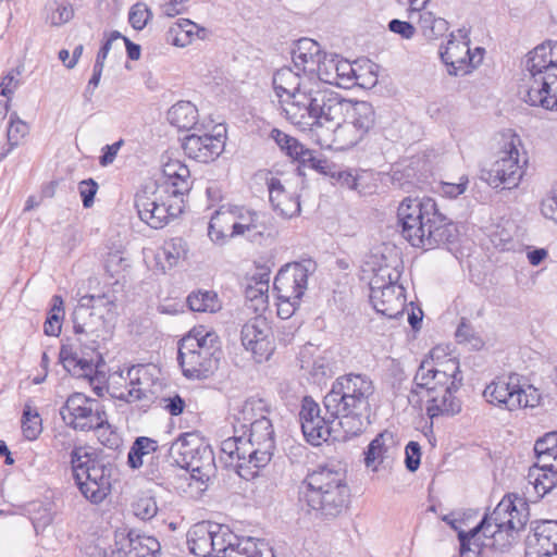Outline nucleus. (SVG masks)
<instances>
[{
	"mask_svg": "<svg viewBox=\"0 0 557 557\" xmlns=\"http://www.w3.org/2000/svg\"><path fill=\"white\" fill-rule=\"evenodd\" d=\"M520 509L510 495L503 497L494 510L485 513L481 522L469 532H459L461 557H479L484 548L503 550L510 546L511 540L528 522L527 504L516 498Z\"/></svg>",
	"mask_w": 557,
	"mask_h": 557,
	"instance_id": "f257e3e1",
	"label": "nucleus"
},
{
	"mask_svg": "<svg viewBox=\"0 0 557 557\" xmlns=\"http://www.w3.org/2000/svg\"><path fill=\"white\" fill-rule=\"evenodd\" d=\"M401 236L417 248L424 250L455 244L457 225L440 212L434 199H404L397 210Z\"/></svg>",
	"mask_w": 557,
	"mask_h": 557,
	"instance_id": "f03ea898",
	"label": "nucleus"
},
{
	"mask_svg": "<svg viewBox=\"0 0 557 557\" xmlns=\"http://www.w3.org/2000/svg\"><path fill=\"white\" fill-rule=\"evenodd\" d=\"M374 393L373 382L364 374L349 373L336 379L324 396V408L345 430L347 436L362 432L369 418V398Z\"/></svg>",
	"mask_w": 557,
	"mask_h": 557,
	"instance_id": "7ed1b4c3",
	"label": "nucleus"
},
{
	"mask_svg": "<svg viewBox=\"0 0 557 557\" xmlns=\"http://www.w3.org/2000/svg\"><path fill=\"white\" fill-rule=\"evenodd\" d=\"M319 97L317 102H321L322 108L317 116L319 122L314 126L336 124V138L344 145H357L373 129L376 114L370 102L345 99L332 89Z\"/></svg>",
	"mask_w": 557,
	"mask_h": 557,
	"instance_id": "20e7f679",
	"label": "nucleus"
},
{
	"mask_svg": "<svg viewBox=\"0 0 557 557\" xmlns=\"http://www.w3.org/2000/svg\"><path fill=\"white\" fill-rule=\"evenodd\" d=\"M273 88L280 99L285 117L301 129L314 127L317 116L322 108L317 102L319 95L329 92V88H307L300 76L292 67L284 66L273 75Z\"/></svg>",
	"mask_w": 557,
	"mask_h": 557,
	"instance_id": "39448f33",
	"label": "nucleus"
},
{
	"mask_svg": "<svg viewBox=\"0 0 557 557\" xmlns=\"http://www.w3.org/2000/svg\"><path fill=\"white\" fill-rule=\"evenodd\" d=\"M223 357L219 335L203 325L193 327L178 342L177 361L188 380H207L219 369Z\"/></svg>",
	"mask_w": 557,
	"mask_h": 557,
	"instance_id": "423d86ee",
	"label": "nucleus"
},
{
	"mask_svg": "<svg viewBox=\"0 0 557 557\" xmlns=\"http://www.w3.org/2000/svg\"><path fill=\"white\" fill-rule=\"evenodd\" d=\"M170 456L181 468L190 472L194 480L208 482L215 473L214 454L198 434L180 435L169 449Z\"/></svg>",
	"mask_w": 557,
	"mask_h": 557,
	"instance_id": "0eeeda50",
	"label": "nucleus"
},
{
	"mask_svg": "<svg viewBox=\"0 0 557 557\" xmlns=\"http://www.w3.org/2000/svg\"><path fill=\"white\" fill-rule=\"evenodd\" d=\"M317 270V263L311 259L290 262L280 269L274 278V289L281 300L278 315L289 318L305 295L308 278Z\"/></svg>",
	"mask_w": 557,
	"mask_h": 557,
	"instance_id": "6e6552de",
	"label": "nucleus"
},
{
	"mask_svg": "<svg viewBox=\"0 0 557 557\" xmlns=\"http://www.w3.org/2000/svg\"><path fill=\"white\" fill-rule=\"evenodd\" d=\"M525 69L530 72L532 82L527 89L523 100L529 103L533 91L547 92L549 81L557 76V41H545L528 53Z\"/></svg>",
	"mask_w": 557,
	"mask_h": 557,
	"instance_id": "1a4fd4ad",
	"label": "nucleus"
},
{
	"mask_svg": "<svg viewBox=\"0 0 557 557\" xmlns=\"http://www.w3.org/2000/svg\"><path fill=\"white\" fill-rule=\"evenodd\" d=\"M157 190L152 196L146 191L137 194L135 207L140 220L152 228H162L170 220L177 218L183 212V198L171 194L163 199Z\"/></svg>",
	"mask_w": 557,
	"mask_h": 557,
	"instance_id": "9d476101",
	"label": "nucleus"
},
{
	"mask_svg": "<svg viewBox=\"0 0 557 557\" xmlns=\"http://www.w3.org/2000/svg\"><path fill=\"white\" fill-rule=\"evenodd\" d=\"M73 329L79 343L92 351L111 337V329L103 312H96L84 305H77L73 311Z\"/></svg>",
	"mask_w": 557,
	"mask_h": 557,
	"instance_id": "9b49d317",
	"label": "nucleus"
},
{
	"mask_svg": "<svg viewBox=\"0 0 557 557\" xmlns=\"http://www.w3.org/2000/svg\"><path fill=\"white\" fill-rule=\"evenodd\" d=\"M515 380L513 376H497L493 380L483 392L486 401L509 411L532 405L527 392Z\"/></svg>",
	"mask_w": 557,
	"mask_h": 557,
	"instance_id": "f8f14e48",
	"label": "nucleus"
},
{
	"mask_svg": "<svg viewBox=\"0 0 557 557\" xmlns=\"http://www.w3.org/2000/svg\"><path fill=\"white\" fill-rule=\"evenodd\" d=\"M240 341L258 363L268 361L275 349L271 327L263 317H256L243 325Z\"/></svg>",
	"mask_w": 557,
	"mask_h": 557,
	"instance_id": "ddd939ff",
	"label": "nucleus"
},
{
	"mask_svg": "<svg viewBox=\"0 0 557 557\" xmlns=\"http://www.w3.org/2000/svg\"><path fill=\"white\" fill-rule=\"evenodd\" d=\"M246 446L249 447V460L255 461V469L265 467L272 459L275 448L274 430L268 417H261L257 423L247 429Z\"/></svg>",
	"mask_w": 557,
	"mask_h": 557,
	"instance_id": "4468645a",
	"label": "nucleus"
},
{
	"mask_svg": "<svg viewBox=\"0 0 557 557\" xmlns=\"http://www.w3.org/2000/svg\"><path fill=\"white\" fill-rule=\"evenodd\" d=\"M504 156L495 161L492 168L486 172L485 180L493 188L511 189L519 185L523 171L519 164V151L513 141L509 144V149L503 151Z\"/></svg>",
	"mask_w": 557,
	"mask_h": 557,
	"instance_id": "2eb2a0df",
	"label": "nucleus"
},
{
	"mask_svg": "<svg viewBox=\"0 0 557 557\" xmlns=\"http://www.w3.org/2000/svg\"><path fill=\"white\" fill-rule=\"evenodd\" d=\"M349 498L350 490L339 488L321 494H302L300 502L306 504L308 512L314 511L315 517L331 520L347 509Z\"/></svg>",
	"mask_w": 557,
	"mask_h": 557,
	"instance_id": "dca6fc26",
	"label": "nucleus"
},
{
	"mask_svg": "<svg viewBox=\"0 0 557 557\" xmlns=\"http://www.w3.org/2000/svg\"><path fill=\"white\" fill-rule=\"evenodd\" d=\"M302 494H321L335 490L349 488L346 474L341 469L323 466L308 473L302 482Z\"/></svg>",
	"mask_w": 557,
	"mask_h": 557,
	"instance_id": "f3484780",
	"label": "nucleus"
},
{
	"mask_svg": "<svg viewBox=\"0 0 557 557\" xmlns=\"http://www.w3.org/2000/svg\"><path fill=\"white\" fill-rule=\"evenodd\" d=\"M246 435L234 424V435L222 441L221 451L226 455L228 459L225 461L228 466L236 469V472L247 479L248 475H253L256 472L244 473V470L255 468V461L249 460V447L246 446Z\"/></svg>",
	"mask_w": 557,
	"mask_h": 557,
	"instance_id": "a211bd4d",
	"label": "nucleus"
},
{
	"mask_svg": "<svg viewBox=\"0 0 557 557\" xmlns=\"http://www.w3.org/2000/svg\"><path fill=\"white\" fill-rule=\"evenodd\" d=\"M233 211V231L230 237L247 236L249 239H255L257 236H262L267 231V223L269 219L264 213H260L245 207L232 206Z\"/></svg>",
	"mask_w": 557,
	"mask_h": 557,
	"instance_id": "6ab92c4d",
	"label": "nucleus"
},
{
	"mask_svg": "<svg viewBox=\"0 0 557 557\" xmlns=\"http://www.w3.org/2000/svg\"><path fill=\"white\" fill-rule=\"evenodd\" d=\"M183 148L189 158L208 163L222 153L224 140L221 136L190 134L184 138Z\"/></svg>",
	"mask_w": 557,
	"mask_h": 557,
	"instance_id": "aec40b11",
	"label": "nucleus"
},
{
	"mask_svg": "<svg viewBox=\"0 0 557 557\" xmlns=\"http://www.w3.org/2000/svg\"><path fill=\"white\" fill-rule=\"evenodd\" d=\"M320 45L310 38H300L292 49L294 67L311 77L313 72L320 69V61L323 55Z\"/></svg>",
	"mask_w": 557,
	"mask_h": 557,
	"instance_id": "412c9836",
	"label": "nucleus"
},
{
	"mask_svg": "<svg viewBox=\"0 0 557 557\" xmlns=\"http://www.w3.org/2000/svg\"><path fill=\"white\" fill-rule=\"evenodd\" d=\"M397 453V442L391 431L379 433L368 445L364 451V463L374 471L385 461L392 460Z\"/></svg>",
	"mask_w": 557,
	"mask_h": 557,
	"instance_id": "4be33fe9",
	"label": "nucleus"
},
{
	"mask_svg": "<svg viewBox=\"0 0 557 557\" xmlns=\"http://www.w3.org/2000/svg\"><path fill=\"white\" fill-rule=\"evenodd\" d=\"M370 300L376 312L396 319L404 314L406 306L405 288L401 285H389L377 295H370Z\"/></svg>",
	"mask_w": 557,
	"mask_h": 557,
	"instance_id": "5701e85b",
	"label": "nucleus"
},
{
	"mask_svg": "<svg viewBox=\"0 0 557 557\" xmlns=\"http://www.w3.org/2000/svg\"><path fill=\"white\" fill-rule=\"evenodd\" d=\"M97 406V400L88 398L82 393L72 394L60 409L63 421L75 430L78 425L88 422L92 417V407Z\"/></svg>",
	"mask_w": 557,
	"mask_h": 557,
	"instance_id": "b1692460",
	"label": "nucleus"
},
{
	"mask_svg": "<svg viewBox=\"0 0 557 557\" xmlns=\"http://www.w3.org/2000/svg\"><path fill=\"white\" fill-rule=\"evenodd\" d=\"M460 381H451L447 387L442 389V394H429L426 413L433 419L440 416H454L460 412L461 401L455 396L460 388Z\"/></svg>",
	"mask_w": 557,
	"mask_h": 557,
	"instance_id": "393cba45",
	"label": "nucleus"
},
{
	"mask_svg": "<svg viewBox=\"0 0 557 557\" xmlns=\"http://www.w3.org/2000/svg\"><path fill=\"white\" fill-rule=\"evenodd\" d=\"M127 377L129 380L131 388L126 393H121L116 397L120 400L126 403H133L137 400H150V382L151 374L149 373V367L144 364L132 366L127 371Z\"/></svg>",
	"mask_w": 557,
	"mask_h": 557,
	"instance_id": "a878e982",
	"label": "nucleus"
},
{
	"mask_svg": "<svg viewBox=\"0 0 557 557\" xmlns=\"http://www.w3.org/2000/svg\"><path fill=\"white\" fill-rule=\"evenodd\" d=\"M207 29L200 27L188 18H180L168 30L166 40L176 47H186L196 35L198 38L206 37Z\"/></svg>",
	"mask_w": 557,
	"mask_h": 557,
	"instance_id": "bb28decb",
	"label": "nucleus"
},
{
	"mask_svg": "<svg viewBox=\"0 0 557 557\" xmlns=\"http://www.w3.org/2000/svg\"><path fill=\"white\" fill-rule=\"evenodd\" d=\"M532 535L528 536V544L557 554V521L544 520L536 522L532 528Z\"/></svg>",
	"mask_w": 557,
	"mask_h": 557,
	"instance_id": "cd10ccee",
	"label": "nucleus"
},
{
	"mask_svg": "<svg viewBox=\"0 0 557 557\" xmlns=\"http://www.w3.org/2000/svg\"><path fill=\"white\" fill-rule=\"evenodd\" d=\"M212 525L205 522L195 524L187 533V545L191 554L198 557H212Z\"/></svg>",
	"mask_w": 557,
	"mask_h": 557,
	"instance_id": "c85d7f7f",
	"label": "nucleus"
},
{
	"mask_svg": "<svg viewBox=\"0 0 557 557\" xmlns=\"http://www.w3.org/2000/svg\"><path fill=\"white\" fill-rule=\"evenodd\" d=\"M233 225L232 207L227 209L222 207L212 214L208 226V235L214 244L224 245L226 239L231 238L230 233L233 231Z\"/></svg>",
	"mask_w": 557,
	"mask_h": 557,
	"instance_id": "c756f323",
	"label": "nucleus"
},
{
	"mask_svg": "<svg viewBox=\"0 0 557 557\" xmlns=\"http://www.w3.org/2000/svg\"><path fill=\"white\" fill-rule=\"evenodd\" d=\"M450 39L447 42L445 50H441V59L447 66V72L449 75L457 76L460 71L467 73L466 61L460 57L461 53H466L467 55L470 53V49L468 47V41L456 42L454 40V35L450 34Z\"/></svg>",
	"mask_w": 557,
	"mask_h": 557,
	"instance_id": "7c9ffc66",
	"label": "nucleus"
},
{
	"mask_svg": "<svg viewBox=\"0 0 557 557\" xmlns=\"http://www.w3.org/2000/svg\"><path fill=\"white\" fill-rule=\"evenodd\" d=\"M60 361L64 369L73 375L92 379V374L99 370L94 366L92 360L79 358L72 349L62 345L59 354Z\"/></svg>",
	"mask_w": 557,
	"mask_h": 557,
	"instance_id": "2f4dec72",
	"label": "nucleus"
},
{
	"mask_svg": "<svg viewBox=\"0 0 557 557\" xmlns=\"http://www.w3.org/2000/svg\"><path fill=\"white\" fill-rule=\"evenodd\" d=\"M166 119L178 129L189 131L197 124L198 110L190 101H178L169 109Z\"/></svg>",
	"mask_w": 557,
	"mask_h": 557,
	"instance_id": "473e14b6",
	"label": "nucleus"
},
{
	"mask_svg": "<svg viewBox=\"0 0 557 557\" xmlns=\"http://www.w3.org/2000/svg\"><path fill=\"white\" fill-rule=\"evenodd\" d=\"M268 411V405L263 399L249 398L244 403L238 417L235 418V424L244 434H247L248 426L257 423L261 417H267Z\"/></svg>",
	"mask_w": 557,
	"mask_h": 557,
	"instance_id": "72a5a7b5",
	"label": "nucleus"
},
{
	"mask_svg": "<svg viewBox=\"0 0 557 557\" xmlns=\"http://www.w3.org/2000/svg\"><path fill=\"white\" fill-rule=\"evenodd\" d=\"M436 354L437 349L435 348L431 350L430 358L421 361L413 377L414 387L411 389L409 395L410 403L413 401L414 397L419 396V389H426L429 394L435 393V386H432L434 381L431 379V375L433 374V360L435 357L438 358Z\"/></svg>",
	"mask_w": 557,
	"mask_h": 557,
	"instance_id": "f704fd0d",
	"label": "nucleus"
},
{
	"mask_svg": "<svg viewBox=\"0 0 557 557\" xmlns=\"http://www.w3.org/2000/svg\"><path fill=\"white\" fill-rule=\"evenodd\" d=\"M534 453L541 467L557 471V432L546 433L534 445Z\"/></svg>",
	"mask_w": 557,
	"mask_h": 557,
	"instance_id": "c9c22d12",
	"label": "nucleus"
},
{
	"mask_svg": "<svg viewBox=\"0 0 557 557\" xmlns=\"http://www.w3.org/2000/svg\"><path fill=\"white\" fill-rule=\"evenodd\" d=\"M529 481L539 496L543 497L557 485V471L550 467H541L539 461L529 471Z\"/></svg>",
	"mask_w": 557,
	"mask_h": 557,
	"instance_id": "e433bc0d",
	"label": "nucleus"
},
{
	"mask_svg": "<svg viewBox=\"0 0 557 557\" xmlns=\"http://www.w3.org/2000/svg\"><path fill=\"white\" fill-rule=\"evenodd\" d=\"M110 476L111 468L97 460H95V462H89V467L85 468V471L81 472V480L85 478L98 483L96 488L98 493L95 494V498L100 497V494L108 495L110 493Z\"/></svg>",
	"mask_w": 557,
	"mask_h": 557,
	"instance_id": "4c0bfd02",
	"label": "nucleus"
},
{
	"mask_svg": "<svg viewBox=\"0 0 557 557\" xmlns=\"http://www.w3.org/2000/svg\"><path fill=\"white\" fill-rule=\"evenodd\" d=\"M299 163L297 171L299 175H305L302 172L304 168L312 169L323 175H335V165L329 162L326 159H321L314 156V151L304 147L297 159H295Z\"/></svg>",
	"mask_w": 557,
	"mask_h": 557,
	"instance_id": "58836bf2",
	"label": "nucleus"
},
{
	"mask_svg": "<svg viewBox=\"0 0 557 557\" xmlns=\"http://www.w3.org/2000/svg\"><path fill=\"white\" fill-rule=\"evenodd\" d=\"M419 27L428 40H436L443 37L449 29L448 22L443 17H436L432 12L425 11L420 14Z\"/></svg>",
	"mask_w": 557,
	"mask_h": 557,
	"instance_id": "ea45409f",
	"label": "nucleus"
},
{
	"mask_svg": "<svg viewBox=\"0 0 557 557\" xmlns=\"http://www.w3.org/2000/svg\"><path fill=\"white\" fill-rule=\"evenodd\" d=\"M187 305L195 312H216L221 309V302L216 293L212 290L193 292L187 297Z\"/></svg>",
	"mask_w": 557,
	"mask_h": 557,
	"instance_id": "a19ab883",
	"label": "nucleus"
},
{
	"mask_svg": "<svg viewBox=\"0 0 557 557\" xmlns=\"http://www.w3.org/2000/svg\"><path fill=\"white\" fill-rule=\"evenodd\" d=\"M133 532L128 533V556L129 557H149L158 556L160 554V543L152 536L133 537Z\"/></svg>",
	"mask_w": 557,
	"mask_h": 557,
	"instance_id": "79ce46f5",
	"label": "nucleus"
},
{
	"mask_svg": "<svg viewBox=\"0 0 557 557\" xmlns=\"http://www.w3.org/2000/svg\"><path fill=\"white\" fill-rule=\"evenodd\" d=\"M157 449V441L146 436L137 437L128 451V466L132 469H138L143 466V457L150 453H154Z\"/></svg>",
	"mask_w": 557,
	"mask_h": 557,
	"instance_id": "37998d69",
	"label": "nucleus"
},
{
	"mask_svg": "<svg viewBox=\"0 0 557 557\" xmlns=\"http://www.w3.org/2000/svg\"><path fill=\"white\" fill-rule=\"evenodd\" d=\"M237 539L230 532L222 531L219 524L212 525L211 546L214 557H228L231 548L236 547Z\"/></svg>",
	"mask_w": 557,
	"mask_h": 557,
	"instance_id": "c03bdc74",
	"label": "nucleus"
},
{
	"mask_svg": "<svg viewBox=\"0 0 557 557\" xmlns=\"http://www.w3.org/2000/svg\"><path fill=\"white\" fill-rule=\"evenodd\" d=\"M228 557H274L272 549L264 543H256L251 539L237 541L231 548Z\"/></svg>",
	"mask_w": 557,
	"mask_h": 557,
	"instance_id": "a18cd8bd",
	"label": "nucleus"
},
{
	"mask_svg": "<svg viewBox=\"0 0 557 557\" xmlns=\"http://www.w3.org/2000/svg\"><path fill=\"white\" fill-rule=\"evenodd\" d=\"M336 419H333L330 413L326 417H321L311 422V426L314 428L312 432L310 429H301L304 436L307 442L318 446L322 441H326L332 431V424Z\"/></svg>",
	"mask_w": 557,
	"mask_h": 557,
	"instance_id": "49530a36",
	"label": "nucleus"
},
{
	"mask_svg": "<svg viewBox=\"0 0 557 557\" xmlns=\"http://www.w3.org/2000/svg\"><path fill=\"white\" fill-rule=\"evenodd\" d=\"M270 138H272L275 144L280 147V149L294 161L297 159L302 148L305 147L302 144L298 141L295 137L289 136L288 134L282 132L278 128H273L270 133Z\"/></svg>",
	"mask_w": 557,
	"mask_h": 557,
	"instance_id": "de8ad7c7",
	"label": "nucleus"
},
{
	"mask_svg": "<svg viewBox=\"0 0 557 557\" xmlns=\"http://www.w3.org/2000/svg\"><path fill=\"white\" fill-rule=\"evenodd\" d=\"M189 180V169L184 164V172L177 171V173L164 181V185H166L165 191L177 198H182L190 190L191 184Z\"/></svg>",
	"mask_w": 557,
	"mask_h": 557,
	"instance_id": "09e8293b",
	"label": "nucleus"
},
{
	"mask_svg": "<svg viewBox=\"0 0 557 557\" xmlns=\"http://www.w3.org/2000/svg\"><path fill=\"white\" fill-rule=\"evenodd\" d=\"M22 430L24 437L28 441L36 440L42 431L40 416L29 405H26L23 410Z\"/></svg>",
	"mask_w": 557,
	"mask_h": 557,
	"instance_id": "8fccbe9b",
	"label": "nucleus"
},
{
	"mask_svg": "<svg viewBox=\"0 0 557 557\" xmlns=\"http://www.w3.org/2000/svg\"><path fill=\"white\" fill-rule=\"evenodd\" d=\"M400 274L397 270L388 267L380 268L370 281V295H377L380 292L396 285Z\"/></svg>",
	"mask_w": 557,
	"mask_h": 557,
	"instance_id": "3c124183",
	"label": "nucleus"
},
{
	"mask_svg": "<svg viewBox=\"0 0 557 557\" xmlns=\"http://www.w3.org/2000/svg\"><path fill=\"white\" fill-rule=\"evenodd\" d=\"M338 59L337 55L327 57L323 53L319 63L320 69L313 72V76H317L321 82L330 85H336L338 79Z\"/></svg>",
	"mask_w": 557,
	"mask_h": 557,
	"instance_id": "603ef678",
	"label": "nucleus"
},
{
	"mask_svg": "<svg viewBox=\"0 0 557 557\" xmlns=\"http://www.w3.org/2000/svg\"><path fill=\"white\" fill-rule=\"evenodd\" d=\"M549 89L547 92L533 91V98L530 99L529 104L533 107H541L545 110L557 111V76L553 81H549Z\"/></svg>",
	"mask_w": 557,
	"mask_h": 557,
	"instance_id": "864d4df0",
	"label": "nucleus"
},
{
	"mask_svg": "<svg viewBox=\"0 0 557 557\" xmlns=\"http://www.w3.org/2000/svg\"><path fill=\"white\" fill-rule=\"evenodd\" d=\"M53 306L49 317L45 321L44 332L48 336H58L61 332V319L63 318V300L60 296H53Z\"/></svg>",
	"mask_w": 557,
	"mask_h": 557,
	"instance_id": "5fc2aeb1",
	"label": "nucleus"
},
{
	"mask_svg": "<svg viewBox=\"0 0 557 557\" xmlns=\"http://www.w3.org/2000/svg\"><path fill=\"white\" fill-rule=\"evenodd\" d=\"M151 18L152 12L144 2L135 3L128 13V22L136 30L144 29Z\"/></svg>",
	"mask_w": 557,
	"mask_h": 557,
	"instance_id": "6e6d98bb",
	"label": "nucleus"
},
{
	"mask_svg": "<svg viewBox=\"0 0 557 557\" xmlns=\"http://www.w3.org/2000/svg\"><path fill=\"white\" fill-rule=\"evenodd\" d=\"M320 413L321 409L319 405L311 397H304L301 410L299 412L301 429H310L312 432L314 428L311 426V422L321 418L322 416Z\"/></svg>",
	"mask_w": 557,
	"mask_h": 557,
	"instance_id": "4d7b16f0",
	"label": "nucleus"
},
{
	"mask_svg": "<svg viewBox=\"0 0 557 557\" xmlns=\"http://www.w3.org/2000/svg\"><path fill=\"white\" fill-rule=\"evenodd\" d=\"M320 413L321 409L319 405L311 397H304L301 410L299 412L301 429H310L312 432L314 428L311 426V422L321 418L322 416Z\"/></svg>",
	"mask_w": 557,
	"mask_h": 557,
	"instance_id": "13d9d810",
	"label": "nucleus"
},
{
	"mask_svg": "<svg viewBox=\"0 0 557 557\" xmlns=\"http://www.w3.org/2000/svg\"><path fill=\"white\" fill-rule=\"evenodd\" d=\"M28 133V125L20 120L16 113L10 115V124L8 127V143L11 148L18 145L20 140Z\"/></svg>",
	"mask_w": 557,
	"mask_h": 557,
	"instance_id": "bf43d9fd",
	"label": "nucleus"
},
{
	"mask_svg": "<svg viewBox=\"0 0 557 557\" xmlns=\"http://www.w3.org/2000/svg\"><path fill=\"white\" fill-rule=\"evenodd\" d=\"M78 305L92 308L96 312H103L107 308V312L111 311V308L115 307L113 299L107 295H85L79 299Z\"/></svg>",
	"mask_w": 557,
	"mask_h": 557,
	"instance_id": "052dcab7",
	"label": "nucleus"
},
{
	"mask_svg": "<svg viewBox=\"0 0 557 557\" xmlns=\"http://www.w3.org/2000/svg\"><path fill=\"white\" fill-rule=\"evenodd\" d=\"M186 253L185 243L181 238L165 243L162 255L169 267L177 264L178 260Z\"/></svg>",
	"mask_w": 557,
	"mask_h": 557,
	"instance_id": "680f3d73",
	"label": "nucleus"
},
{
	"mask_svg": "<svg viewBox=\"0 0 557 557\" xmlns=\"http://www.w3.org/2000/svg\"><path fill=\"white\" fill-rule=\"evenodd\" d=\"M458 343H468L473 347L482 345V341L476 336V333L471 323L462 318L455 333Z\"/></svg>",
	"mask_w": 557,
	"mask_h": 557,
	"instance_id": "e2e57ef3",
	"label": "nucleus"
},
{
	"mask_svg": "<svg viewBox=\"0 0 557 557\" xmlns=\"http://www.w3.org/2000/svg\"><path fill=\"white\" fill-rule=\"evenodd\" d=\"M134 515L141 520H150L158 512V506L152 497H141L133 504Z\"/></svg>",
	"mask_w": 557,
	"mask_h": 557,
	"instance_id": "0e129e2a",
	"label": "nucleus"
},
{
	"mask_svg": "<svg viewBox=\"0 0 557 557\" xmlns=\"http://www.w3.org/2000/svg\"><path fill=\"white\" fill-rule=\"evenodd\" d=\"M89 462H95L82 447H76L71 453V463L73 469V475L75 481L81 480V472L85 471V468L89 467Z\"/></svg>",
	"mask_w": 557,
	"mask_h": 557,
	"instance_id": "69168bd1",
	"label": "nucleus"
},
{
	"mask_svg": "<svg viewBox=\"0 0 557 557\" xmlns=\"http://www.w3.org/2000/svg\"><path fill=\"white\" fill-rule=\"evenodd\" d=\"M268 289L265 282H256L255 285H247L245 288V296L251 302H255V309H258L259 305H263L268 297Z\"/></svg>",
	"mask_w": 557,
	"mask_h": 557,
	"instance_id": "338daca9",
	"label": "nucleus"
},
{
	"mask_svg": "<svg viewBox=\"0 0 557 557\" xmlns=\"http://www.w3.org/2000/svg\"><path fill=\"white\" fill-rule=\"evenodd\" d=\"M79 195L82 197L83 206L90 208L94 203L95 196L98 190V184L95 180H84L78 184Z\"/></svg>",
	"mask_w": 557,
	"mask_h": 557,
	"instance_id": "774afa93",
	"label": "nucleus"
}]
</instances>
